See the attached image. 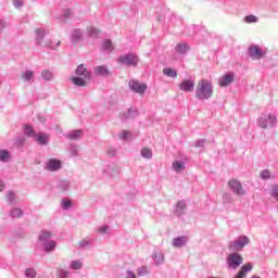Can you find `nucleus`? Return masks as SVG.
<instances>
[{
    "mask_svg": "<svg viewBox=\"0 0 278 278\" xmlns=\"http://www.w3.org/2000/svg\"><path fill=\"white\" fill-rule=\"evenodd\" d=\"M63 17H64V18H71V9H66V10L63 12Z\"/></svg>",
    "mask_w": 278,
    "mask_h": 278,
    "instance_id": "nucleus-53",
    "label": "nucleus"
},
{
    "mask_svg": "<svg viewBox=\"0 0 278 278\" xmlns=\"http://www.w3.org/2000/svg\"><path fill=\"white\" fill-rule=\"evenodd\" d=\"M102 47L104 51H108L109 53H112V51H114V45H112V40L110 39H104L102 41Z\"/></svg>",
    "mask_w": 278,
    "mask_h": 278,
    "instance_id": "nucleus-25",
    "label": "nucleus"
},
{
    "mask_svg": "<svg viewBox=\"0 0 278 278\" xmlns=\"http://www.w3.org/2000/svg\"><path fill=\"white\" fill-rule=\"evenodd\" d=\"M147 90V85H140V92H144Z\"/></svg>",
    "mask_w": 278,
    "mask_h": 278,
    "instance_id": "nucleus-56",
    "label": "nucleus"
},
{
    "mask_svg": "<svg viewBox=\"0 0 278 278\" xmlns=\"http://www.w3.org/2000/svg\"><path fill=\"white\" fill-rule=\"evenodd\" d=\"M247 244H249V238L240 237L237 241H235L233 243H231L229 245V249L231 251H242V249H244V247H247Z\"/></svg>",
    "mask_w": 278,
    "mask_h": 278,
    "instance_id": "nucleus-9",
    "label": "nucleus"
},
{
    "mask_svg": "<svg viewBox=\"0 0 278 278\" xmlns=\"http://www.w3.org/2000/svg\"><path fill=\"white\" fill-rule=\"evenodd\" d=\"M249 54L252 60H261V58H264V50L258 46H252L249 49Z\"/></svg>",
    "mask_w": 278,
    "mask_h": 278,
    "instance_id": "nucleus-11",
    "label": "nucleus"
},
{
    "mask_svg": "<svg viewBox=\"0 0 278 278\" xmlns=\"http://www.w3.org/2000/svg\"><path fill=\"white\" fill-rule=\"evenodd\" d=\"M84 136V130L83 129H77V130H72L65 135V138L67 140H79Z\"/></svg>",
    "mask_w": 278,
    "mask_h": 278,
    "instance_id": "nucleus-18",
    "label": "nucleus"
},
{
    "mask_svg": "<svg viewBox=\"0 0 278 278\" xmlns=\"http://www.w3.org/2000/svg\"><path fill=\"white\" fill-rule=\"evenodd\" d=\"M153 257L156 266H160V264H164V255L162 253H155Z\"/></svg>",
    "mask_w": 278,
    "mask_h": 278,
    "instance_id": "nucleus-38",
    "label": "nucleus"
},
{
    "mask_svg": "<svg viewBox=\"0 0 278 278\" xmlns=\"http://www.w3.org/2000/svg\"><path fill=\"white\" fill-rule=\"evenodd\" d=\"M10 160V151L8 150H0V162H8Z\"/></svg>",
    "mask_w": 278,
    "mask_h": 278,
    "instance_id": "nucleus-37",
    "label": "nucleus"
},
{
    "mask_svg": "<svg viewBox=\"0 0 278 278\" xmlns=\"http://www.w3.org/2000/svg\"><path fill=\"white\" fill-rule=\"evenodd\" d=\"M141 155L146 160H151V157H153V150H151V148H143L141 150Z\"/></svg>",
    "mask_w": 278,
    "mask_h": 278,
    "instance_id": "nucleus-34",
    "label": "nucleus"
},
{
    "mask_svg": "<svg viewBox=\"0 0 278 278\" xmlns=\"http://www.w3.org/2000/svg\"><path fill=\"white\" fill-rule=\"evenodd\" d=\"M185 210H186V202L178 201L176 204L175 214H177V216H181V214H184Z\"/></svg>",
    "mask_w": 278,
    "mask_h": 278,
    "instance_id": "nucleus-28",
    "label": "nucleus"
},
{
    "mask_svg": "<svg viewBox=\"0 0 278 278\" xmlns=\"http://www.w3.org/2000/svg\"><path fill=\"white\" fill-rule=\"evenodd\" d=\"M61 205L63 210H71V207H73V202L68 199H63Z\"/></svg>",
    "mask_w": 278,
    "mask_h": 278,
    "instance_id": "nucleus-40",
    "label": "nucleus"
},
{
    "mask_svg": "<svg viewBox=\"0 0 278 278\" xmlns=\"http://www.w3.org/2000/svg\"><path fill=\"white\" fill-rule=\"evenodd\" d=\"M242 262H244V258L242 255L238 254L237 252L230 253L227 258L228 268H232L236 270Z\"/></svg>",
    "mask_w": 278,
    "mask_h": 278,
    "instance_id": "nucleus-3",
    "label": "nucleus"
},
{
    "mask_svg": "<svg viewBox=\"0 0 278 278\" xmlns=\"http://www.w3.org/2000/svg\"><path fill=\"white\" fill-rule=\"evenodd\" d=\"M87 34L89 36V38H99V34H101V30H99L98 28L90 26L87 28Z\"/></svg>",
    "mask_w": 278,
    "mask_h": 278,
    "instance_id": "nucleus-24",
    "label": "nucleus"
},
{
    "mask_svg": "<svg viewBox=\"0 0 278 278\" xmlns=\"http://www.w3.org/2000/svg\"><path fill=\"white\" fill-rule=\"evenodd\" d=\"M24 134L28 136V138H36V130L28 124L24 126Z\"/></svg>",
    "mask_w": 278,
    "mask_h": 278,
    "instance_id": "nucleus-26",
    "label": "nucleus"
},
{
    "mask_svg": "<svg viewBox=\"0 0 278 278\" xmlns=\"http://www.w3.org/2000/svg\"><path fill=\"white\" fill-rule=\"evenodd\" d=\"M37 142L38 144H41V146L49 144V137H47V135L45 134H39L37 136Z\"/></svg>",
    "mask_w": 278,
    "mask_h": 278,
    "instance_id": "nucleus-33",
    "label": "nucleus"
},
{
    "mask_svg": "<svg viewBox=\"0 0 278 278\" xmlns=\"http://www.w3.org/2000/svg\"><path fill=\"white\" fill-rule=\"evenodd\" d=\"M41 77L45 81H52L53 79V72L49 71V70H43L41 72Z\"/></svg>",
    "mask_w": 278,
    "mask_h": 278,
    "instance_id": "nucleus-29",
    "label": "nucleus"
},
{
    "mask_svg": "<svg viewBox=\"0 0 278 278\" xmlns=\"http://www.w3.org/2000/svg\"><path fill=\"white\" fill-rule=\"evenodd\" d=\"M125 278H137L136 273H134L132 270H127Z\"/></svg>",
    "mask_w": 278,
    "mask_h": 278,
    "instance_id": "nucleus-51",
    "label": "nucleus"
},
{
    "mask_svg": "<svg viewBox=\"0 0 278 278\" xmlns=\"http://www.w3.org/2000/svg\"><path fill=\"white\" fill-rule=\"evenodd\" d=\"M138 116V110L130 108L126 112L119 115V118L123 121V123L129 121V118H136Z\"/></svg>",
    "mask_w": 278,
    "mask_h": 278,
    "instance_id": "nucleus-13",
    "label": "nucleus"
},
{
    "mask_svg": "<svg viewBox=\"0 0 278 278\" xmlns=\"http://www.w3.org/2000/svg\"><path fill=\"white\" fill-rule=\"evenodd\" d=\"M163 74H165L166 77H173V78L177 77V71H175L170 67H165L163 70Z\"/></svg>",
    "mask_w": 278,
    "mask_h": 278,
    "instance_id": "nucleus-36",
    "label": "nucleus"
},
{
    "mask_svg": "<svg viewBox=\"0 0 278 278\" xmlns=\"http://www.w3.org/2000/svg\"><path fill=\"white\" fill-rule=\"evenodd\" d=\"M45 170H49L50 173H58V170L62 169V161L58 159H49L45 163Z\"/></svg>",
    "mask_w": 278,
    "mask_h": 278,
    "instance_id": "nucleus-4",
    "label": "nucleus"
},
{
    "mask_svg": "<svg viewBox=\"0 0 278 278\" xmlns=\"http://www.w3.org/2000/svg\"><path fill=\"white\" fill-rule=\"evenodd\" d=\"M7 199H8V202H9L11 205H14V203H16V194H14V192H12V191H9V192H8Z\"/></svg>",
    "mask_w": 278,
    "mask_h": 278,
    "instance_id": "nucleus-39",
    "label": "nucleus"
},
{
    "mask_svg": "<svg viewBox=\"0 0 278 278\" xmlns=\"http://www.w3.org/2000/svg\"><path fill=\"white\" fill-rule=\"evenodd\" d=\"M262 179H270V173L268 170L261 172Z\"/></svg>",
    "mask_w": 278,
    "mask_h": 278,
    "instance_id": "nucleus-48",
    "label": "nucleus"
},
{
    "mask_svg": "<svg viewBox=\"0 0 278 278\" xmlns=\"http://www.w3.org/2000/svg\"><path fill=\"white\" fill-rule=\"evenodd\" d=\"M244 21H245L247 23H257L258 18H257V16H255V15H247V16L244 17Z\"/></svg>",
    "mask_w": 278,
    "mask_h": 278,
    "instance_id": "nucleus-47",
    "label": "nucleus"
},
{
    "mask_svg": "<svg viewBox=\"0 0 278 278\" xmlns=\"http://www.w3.org/2000/svg\"><path fill=\"white\" fill-rule=\"evenodd\" d=\"M11 218H21L23 216V210L21 208H13L10 211Z\"/></svg>",
    "mask_w": 278,
    "mask_h": 278,
    "instance_id": "nucleus-35",
    "label": "nucleus"
},
{
    "mask_svg": "<svg viewBox=\"0 0 278 278\" xmlns=\"http://www.w3.org/2000/svg\"><path fill=\"white\" fill-rule=\"evenodd\" d=\"M187 239L186 237H178L173 240V247L181 248L184 244H186Z\"/></svg>",
    "mask_w": 278,
    "mask_h": 278,
    "instance_id": "nucleus-32",
    "label": "nucleus"
},
{
    "mask_svg": "<svg viewBox=\"0 0 278 278\" xmlns=\"http://www.w3.org/2000/svg\"><path fill=\"white\" fill-rule=\"evenodd\" d=\"M109 231H110V226L108 225H102L97 228V232L101 235L108 233Z\"/></svg>",
    "mask_w": 278,
    "mask_h": 278,
    "instance_id": "nucleus-43",
    "label": "nucleus"
},
{
    "mask_svg": "<svg viewBox=\"0 0 278 278\" xmlns=\"http://www.w3.org/2000/svg\"><path fill=\"white\" fill-rule=\"evenodd\" d=\"M118 64H124L125 66H134L138 62V58L136 55L129 53L126 55H122L117 59Z\"/></svg>",
    "mask_w": 278,
    "mask_h": 278,
    "instance_id": "nucleus-8",
    "label": "nucleus"
},
{
    "mask_svg": "<svg viewBox=\"0 0 278 278\" xmlns=\"http://www.w3.org/2000/svg\"><path fill=\"white\" fill-rule=\"evenodd\" d=\"M228 186L235 194H238V197H244L247 194V191L242 188V184L237 179H230L228 181Z\"/></svg>",
    "mask_w": 278,
    "mask_h": 278,
    "instance_id": "nucleus-7",
    "label": "nucleus"
},
{
    "mask_svg": "<svg viewBox=\"0 0 278 278\" xmlns=\"http://www.w3.org/2000/svg\"><path fill=\"white\" fill-rule=\"evenodd\" d=\"M117 138L123 142H129V140H134L135 136L134 132L129 130H123L122 132L117 134Z\"/></svg>",
    "mask_w": 278,
    "mask_h": 278,
    "instance_id": "nucleus-16",
    "label": "nucleus"
},
{
    "mask_svg": "<svg viewBox=\"0 0 278 278\" xmlns=\"http://www.w3.org/2000/svg\"><path fill=\"white\" fill-rule=\"evenodd\" d=\"M72 83L74 86H77L78 88H84V86H86V78L83 76H76V77H72Z\"/></svg>",
    "mask_w": 278,
    "mask_h": 278,
    "instance_id": "nucleus-21",
    "label": "nucleus"
},
{
    "mask_svg": "<svg viewBox=\"0 0 278 278\" xmlns=\"http://www.w3.org/2000/svg\"><path fill=\"white\" fill-rule=\"evenodd\" d=\"M56 275L59 278H68V275L71 274L68 273V270L58 269Z\"/></svg>",
    "mask_w": 278,
    "mask_h": 278,
    "instance_id": "nucleus-45",
    "label": "nucleus"
},
{
    "mask_svg": "<svg viewBox=\"0 0 278 278\" xmlns=\"http://www.w3.org/2000/svg\"><path fill=\"white\" fill-rule=\"evenodd\" d=\"M76 75H77V77H84L85 79H91L92 78V73H90L84 64H80V65L77 66Z\"/></svg>",
    "mask_w": 278,
    "mask_h": 278,
    "instance_id": "nucleus-12",
    "label": "nucleus"
},
{
    "mask_svg": "<svg viewBox=\"0 0 278 278\" xmlns=\"http://www.w3.org/2000/svg\"><path fill=\"white\" fill-rule=\"evenodd\" d=\"M70 153L73 157H75L76 155H78L79 153V147L75 146V144H72L70 147Z\"/></svg>",
    "mask_w": 278,
    "mask_h": 278,
    "instance_id": "nucleus-44",
    "label": "nucleus"
},
{
    "mask_svg": "<svg viewBox=\"0 0 278 278\" xmlns=\"http://www.w3.org/2000/svg\"><path fill=\"white\" fill-rule=\"evenodd\" d=\"M47 31L43 28H37L35 30V40L36 45H39V47H47L48 49H52V51H55L58 47H60L61 42L58 41L56 43H53L51 40L45 41V36Z\"/></svg>",
    "mask_w": 278,
    "mask_h": 278,
    "instance_id": "nucleus-1",
    "label": "nucleus"
},
{
    "mask_svg": "<svg viewBox=\"0 0 278 278\" xmlns=\"http://www.w3.org/2000/svg\"><path fill=\"white\" fill-rule=\"evenodd\" d=\"M195 97L198 99H210L212 97V83L210 80L202 79L195 87Z\"/></svg>",
    "mask_w": 278,
    "mask_h": 278,
    "instance_id": "nucleus-2",
    "label": "nucleus"
},
{
    "mask_svg": "<svg viewBox=\"0 0 278 278\" xmlns=\"http://www.w3.org/2000/svg\"><path fill=\"white\" fill-rule=\"evenodd\" d=\"M176 51L180 54L188 53V51H190V46H188V43H184V42L178 43V45H176Z\"/></svg>",
    "mask_w": 278,
    "mask_h": 278,
    "instance_id": "nucleus-27",
    "label": "nucleus"
},
{
    "mask_svg": "<svg viewBox=\"0 0 278 278\" xmlns=\"http://www.w3.org/2000/svg\"><path fill=\"white\" fill-rule=\"evenodd\" d=\"M93 74L97 77H108V75H110V70H108V66L105 65H99L93 67Z\"/></svg>",
    "mask_w": 278,
    "mask_h": 278,
    "instance_id": "nucleus-15",
    "label": "nucleus"
},
{
    "mask_svg": "<svg viewBox=\"0 0 278 278\" xmlns=\"http://www.w3.org/2000/svg\"><path fill=\"white\" fill-rule=\"evenodd\" d=\"M51 231L42 230L38 236V240L41 244H45V242H51Z\"/></svg>",
    "mask_w": 278,
    "mask_h": 278,
    "instance_id": "nucleus-20",
    "label": "nucleus"
},
{
    "mask_svg": "<svg viewBox=\"0 0 278 278\" xmlns=\"http://www.w3.org/2000/svg\"><path fill=\"white\" fill-rule=\"evenodd\" d=\"M84 41V30L75 28L71 33V42L72 45H79Z\"/></svg>",
    "mask_w": 278,
    "mask_h": 278,
    "instance_id": "nucleus-10",
    "label": "nucleus"
},
{
    "mask_svg": "<svg viewBox=\"0 0 278 278\" xmlns=\"http://www.w3.org/2000/svg\"><path fill=\"white\" fill-rule=\"evenodd\" d=\"M23 81H34V73L31 71H25L22 73Z\"/></svg>",
    "mask_w": 278,
    "mask_h": 278,
    "instance_id": "nucleus-30",
    "label": "nucleus"
},
{
    "mask_svg": "<svg viewBox=\"0 0 278 278\" xmlns=\"http://www.w3.org/2000/svg\"><path fill=\"white\" fill-rule=\"evenodd\" d=\"M258 125L263 129H266L268 127H275L277 125V117L273 114L267 115V117H260Z\"/></svg>",
    "mask_w": 278,
    "mask_h": 278,
    "instance_id": "nucleus-6",
    "label": "nucleus"
},
{
    "mask_svg": "<svg viewBox=\"0 0 278 278\" xmlns=\"http://www.w3.org/2000/svg\"><path fill=\"white\" fill-rule=\"evenodd\" d=\"M79 247H80V249H88V247H90V240H88V239H83V240H80L79 241Z\"/></svg>",
    "mask_w": 278,
    "mask_h": 278,
    "instance_id": "nucleus-46",
    "label": "nucleus"
},
{
    "mask_svg": "<svg viewBox=\"0 0 278 278\" xmlns=\"http://www.w3.org/2000/svg\"><path fill=\"white\" fill-rule=\"evenodd\" d=\"M229 84H233V74H226L218 81V85L222 88H226V86H229Z\"/></svg>",
    "mask_w": 278,
    "mask_h": 278,
    "instance_id": "nucleus-17",
    "label": "nucleus"
},
{
    "mask_svg": "<svg viewBox=\"0 0 278 278\" xmlns=\"http://www.w3.org/2000/svg\"><path fill=\"white\" fill-rule=\"evenodd\" d=\"M14 8H23V0H13Z\"/></svg>",
    "mask_w": 278,
    "mask_h": 278,
    "instance_id": "nucleus-49",
    "label": "nucleus"
},
{
    "mask_svg": "<svg viewBox=\"0 0 278 278\" xmlns=\"http://www.w3.org/2000/svg\"><path fill=\"white\" fill-rule=\"evenodd\" d=\"M36 275H37V273H36V269H34V268H27L25 270V277H27V278H36Z\"/></svg>",
    "mask_w": 278,
    "mask_h": 278,
    "instance_id": "nucleus-41",
    "label": "nucleus"
},
{
    "mask_svg": "<svg viewBox=\"0 0 278 278\" xmlns=\"http://www.w3.org/2000/svg\"><path fill=\"white\" fill-rule=\"evenodd\" d=\"M128 86L132 92L140 93V83L138 80H130Z\"/></svg>",
    "mask_w": 278,
    "mask_h": 278,
    "instance_id": "nucleus-31",
    "label": "nucleus"
},
{
    "mask_svg": "<svg viewBox=\"0 0 278 278\" xmlns=\"http://www.w3.org/2000/svg\"><path fill=\"white\" fill-rule=\"evenodd\" d=\"M173 168L176 170V173H180V170H184V163L176 161L173 164Z\"/></svg>",
    "mask_w": 278,
    "mask_h": 278,
    "instance_id": "nucleus-42",
    "label": "nucleus"
},
{
    "mask_svg": "<svg viewBox=\"0 0 278 278\" xmlns=\"http://www.w3.org/2000/svg\"><path fill=\"white\" fill-rule=\"evenodd\" d=\"M41 247H42L45 253H53V251H55V247H58V243L55 241L51 240V241L41 243Z\"/></svg>",
    "mask_w": 278,
    "mask_h": 278,
    "instance_id": "nucleus-19",
    "label": "nucleus"
},
{
    "mask_svg": "<svg viewBox=\"0 0 278 278\" xmlns=\"http://www.w3.org/2000/svg\"><path fill=\"white\" fill-rule=\"evenodd\" d=\"M56 188L61 190V192H66V190L71 188V182H68V180H60Z\"/></svg>",
    "mask_w": 278,
    "mask_h": 278,
    "instance_id": "nucleus-22",
    "label": "nucleus"
},
{
    "mask_svg": "<svg viewBox=\"0 0 278 278\" xmlns=\"http://www.w3.org/2000/svg\"><path fill=\"white\" fill-rule=\"evenodd\" d=\"M148 273H149V270H147V267H142L141 276L147 275Z\"/></svg>",
    "mask_w": 278,
    "mask_h": 278,
    "instance_id": "nucleus-55",
    "label": "nucleus"
},
{
    "mask_svg": "<svg viewBox=\"0 0 278 278\" xmlns=\"http://www.w3.org/2000/svg\"><path fill=\"white\" fill-rule=\"evenodd\" d=\"M108 153L111 157H114L116 155L117 151L114 148H109Z\"/></svg>",
    "mask_w": 278,
    "mask_h": 278,
    "instance_id": "nucleus-50",
    "label": "nucleus"
},
{
    "mask_svg": "<svg viewBox=\"0 0 278 278\" xmlns=\"http://www.w3.org/2000/svg\"><path fill=\"white\" fill-rule=\"evenodd\" d=\"M271 197L278 201V187L273 188Z\"/></svg>",
    "mask_w": 278,
    "mask_h": 278,
    "instance_id": "nucleus-52",
    "label": "nucleus"
},
{
    "mask_svg": "<svg viewBox=\"0 0 278 278\" xmlns=\"http://www.w3.org/2000/svg\"><path fill=\"white\" fill-rule=\"evenodd\" d=\"M38 118H39L40 123H46V121H47V119H46L45 117H42V116H39Z\"/></svg>",
    "mask_w": 278,
    "mask_h": 278,
    "instance_id": "nucleus-58",
    "label": "nucleus"
},
{
    "mask_svg": "<svg viewBox=\"0 0 278 278\" xmlns=\"http://www.w3.org/2000/svg\"><path fill=\"white\" fill-rule=\"evenodd\" d=\"M102 173L109 177H118L121 175V167L116 163H110L104 165Z\"/></svg>",
    "mask_w": 278,
    "mask_h": 278,
    "instance_id": "nucleus-5",
    "label": "nucleus"
},
{
    "mask_svg": "<svg viewBox=\"0 0 278 278\" xmlns=\"http://www.w3.org/2000/svg\"><path fill=\"white\" fill-rule=\"evenodd\" d=\"M8 27V23L3 20H0V29H5Z\"/></svg>",
    "mask_w": 278,
    "mask_h": 278,
    "instance_id": "nucleus-54",
    "label": "nucleus"
},
{
    "mask_svg": "<svg viewBox=\"0 0 278 278\" xmlns=\"http://www.w3.org/2000/svg\"><path fill=\"white\" fill-rule=\"evenodd\" d=\"M70 268H72V270H81V268H84V262H81V260L72 261Z\"/></svg>",
    "mask_w": 278,
    "mask_h": 278,
    "instance_id": "nucleus-23",
    "label": "nucleus"
},
{
    "mask_svg": "<svg viewBox=\"0 0 278 278\" xmlns=\"http://www.w3.org/2000/svg\"><path fill=\"white\" fill-rule=\"evenodd\" d=\"M3 188H5V185H3V181L0 180V192H1V190H3Z\"/></svg>",
    "mask_w": 278,
    "mask_h": 278,
    "instance_id": "nucleus-57",
    "label": "nucleus"
},
{
    "mask_svg": "<svg viewBox=\"0 0 278 278\" xmlns=\"http://www.w3.org/2000/svg\"><path fill=\"white\" fill-rule=\"evenodd\" d=\"M179 89L185 92H192L194 90V80L184 79L179 85Z\"/></svg>",
    "mask_w": 278,
    "mask_h": 278,
    "instance_id": "nucleus-14",
    "label": "nucleus"
}]
</instances>
